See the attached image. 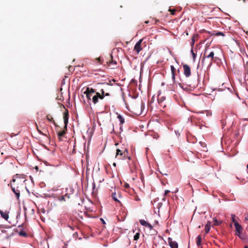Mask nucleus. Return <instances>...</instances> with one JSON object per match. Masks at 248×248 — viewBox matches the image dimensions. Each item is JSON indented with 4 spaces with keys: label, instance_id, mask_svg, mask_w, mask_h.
<instances>
[{
    "label": "nucleus",
    "instance_id": "1",
    "mask_svg": "<svg viewBox=\"0 0 248 248\" xmlns=\"http://www.w3.org/2000/svg\"><path fill=\"white\" fill-rule=\"evenodd\" d=\"M144 108V104L142 100L137 101L132 106L133 112L137 115H140L141 114Z\"/></svg>",
    "mask_w": 248,
    "mask_h": 248
},
{
    "label": "nucleus",
    "instance_id": "2",
    "mask_svg": "<svg viewBox=\"0 0 248 248\" xmlns=\"http://www.w3.org/2000/svg\"><path fill=\"white\" fill-rule=\"evenodd\" d=\"M128 154L127 149L123 148L122 149H117L115 157L118 159H124L126 158Z\"/></svg>",
    "mask_w": 248,
    "mask_h": 248
},
{
    "label": "nucleus",
    "instance_id": "3",
    "mask_svg": "<svg viewBox=\"0 0 248 248\" xmlns=\"http://www.w3.org/2000/svg\"><path fill=\"white\" fill-rule=\"evenodd\" d=\"M184 74L186 77H189L191 75V69L187 64H184L183 66Z\"/></svg>",
    "mask_w": 248,
    "mask_h": 248
},
{
    "label": "nucleus",
    "instance_id": "4",
    "mask_svg": "<svg viewBox=\"0 0 248 248\" xmlns=\"http://www.w3.org/2000/svg\"><path fill=\"white\" fill-rule=\"evenodd\" d=\"M168 242L171 248H178V243L175 241H173L171 238L169 237Z\"/></svg>",
    "mask_w": 248,
    "mask_h": 248
},
{
    "label": "nucleus",
    "instance_id": "5",
    "mask_svg": "<svg viewBox=\"0 0 248 248\" xmlns=\"http://www.w3.org/2000/svg\"><path fill=\"white\" fill-rule=\"evenodd\" d=\"M234 227L236 231V234L238 235L242 233L243 232V227L238 222H235Z\"/></svg>",
    "mask_w": 248,
    "mask_h": 248
},
{
    "label": "nucleus",
    "instance_id": "6",
    "mask_svg": "<svg viewBox=\"0 0 248 248\" xmlns=\"http://www.w3.org/2000/svg\"><path fill=\"white\" fill-rule=\"evenodd\" d=\"M102 99L103 96H102L100 93H96L95 95H93L92 97L93 102L95 104L98 102V99Z\"/></svg>",
    "mask_w": 248,
    "mask_h": 248
},
{
    "label": "nucleus",
    "instance_id": "7",
    "mask_svg": "<svg viewBox=\"0 0 248 248\" xmlns=\"http://www.w3.org/2000/svg\"><path fill=\"white\" fill-rule=\"evenodd\" d=\"M142 41V39L139 40L134 46V50L137 52V53H139L142 49V47L141 46V43Z\"/></svg>",
    "mask_w": 248,
    "mask_h": 248
},
{
    "label": "nucleus",
    "instance_id": "8",
    "mask_svg": "<svg viewBox=\"0 0 248 248\" xmlns=\"http://www.w3.org/2000/svg\"><path fill=\"white\" fill-rule=\"evenodd\" d=\"M140 222L141 225L147 227L151 230L153 228L152 226L150 224L147 222L145 220L140 219Z\"/></svg>",
    "mask_w": 248,
    "mask_h": 248
},
{
    "label": "nucleus",
    "instance_id": "9",
    "mask_svg": "<svg viewBox=\"0 0 248 248\" xmlns=\"http://www.w3.org/2000/svg\"><path fill=\"white\" fill-rule=\"evenodd\" d=\"M11 186L12 187V190L16 195L17 199H18L20 197V191L18 189H16V188L13 186V184H12V183H11Z\"/></svg>",
    "mask_w": 248,
    "mask_h": 248
},
{
    "label": "nucleus",
    "instance_id": "10",
    "mask_svg": "<svg viewBox=\"0 0 248 248\" xmlns=\"http://www.w3.org/2000/svg\"><path fill=\"white\" fill-rule=\"evenodd\" d=\"M214 56H215L214 52L213 51H211L210 52V53L208 55H207L205 57H204L203 59H205V58H211V61H210V63H209V65L210 66L212 64V61L214 58Z\"/></svg>",
    "mask_w": 248,
    "mask_h": 248
},
{
    "label": "nucleus",
    "instance_id": "11",
    "mask_svg": "<svg viewBox=\"0 0 248 248\" xmlns=\"http://www.w3.org/2000/svg\"><path fill=\"white\" fill-rule=\"evenodd\" d=\"M0 214L2 218L5 220H7L9 218L8 212L7 211L3 212L0 210Z\"/></svg>",
    "mask_w": 248,
    "mask_h": 248
},
{
    "label": "nucleus",
    "instance_id": "12",
    "mask_svg": "<svg viewBox=\"0 0 248 248\" xmlns=\"http://www.w3.org/2000/svg\"><path fill=\"white\" fill-rule=\"evenodd\" d=\"M211 222L210 221H208L205 226V233H208L211 229Z\"/></svg>",
    "mask_w": 248,
    "mask_h": 248
},
{
    "label": "nucleus",
    "instance_id": "13",
    "mask_svg": "<svg viewBox=\"0 0 248 248\" xmlns=\"http://www.w3.org/2000/svg\"><path fill=\"white\" fill-rule=\"evenodd\" d=\"M85 93H89L91 95H93L95 93V90L92 88L89 87L87 88L86 90L84 91Z\"/></svg>",
    "mask_w": 248,
    "mask_h": 248
},
{
    "label": "nucleus",
    "instance_id": "14",
    "mask_svg": "<svg viewBox=\"0 0 248 248\" xmlns=\"http://www.w3.org/2000/svg\"><path fill=\"white\" fill-rule=\"evenodd\" d=\"M213 221H214L213 224L216 226L219 225L222 223V221H221V220L218 221V220H217V219L216 218H213Z\"/></svg>",
    "mask_w": 248,
    "mask_h": 248
},
{
    "label": "nucleus",
    "instance_id": "15",
    "mask_svg": "<svg viewBox=\"0 0 248 248\" xmlns=\"http://www.w3.org/2000/svg\"><path fill=\"white\" fill-rule=\"evenodd\" d=\"M170 69H171V75H172V78L174 80L175 79V75H174L175 68L173 66L171 65L170 66Z\"/></svg>",
    "mask_w": 248,
    "mask_h": 248
},
{
    "label": "nucleus",
    "instance_id": "16",
    "mask_svg": "<svg viewBox=\"0 0 248 248\" xmlns=\"http://www.w3.org/2000/svg\"><path fill=\"white\" fill-rule=\"evenodd\" d=\"M240 239L245 240L247 239V236L245 233H243L242 232V233H240L238 235H237Z\"/></svg>",
    "mask_w": 248,
    "mask_h": 248
},
{
    "label": "nucleus",
    "instance_id": "17",
    "mask_svg": "<svg viewBox=\"0 0 248 248\" xmlns=\"http://www.w3.org/2000/svg\"><path fill=\"white\" fill-rule=\"evenodd\" d=\"M119 122H120V124H122L124 123V118L121 115H119L117 117Z\"/></svg>",
    "mask_w": 248,
    "mask_h": 248
},
{
    "label": "nucleus",
    "instance_id": "18",
    "mask_svg": "<svg viewBox=\"0 0 248 248\" xmlns=\"http://www.w3.org/2000/svg\"><path fill=\"white\" fill-rule=\"evenodd\" d=\"M63 119H64V123L65 124V128L66 129L67 124L68 121V118L66 114L64 115V116L63 117Z\"/></svg>",
    "mask_w": 248,
    "mask_h": 248
},
{
    "label": "nucleus",
    "instance_id": "19",
    "mask_svg": "<svg viewBox=\"0 0 248 248\" xmlns=\"http://www.w3.org/2000/svg\"><path fill=\"white\" fill-rule=\"evenodd\" d=\"M201 242H202V237L200 235H199L197 237L196 243H197V246H199L200 245H201Z\"/></svg>",
    "mask_w": 248,
    "mask_h": 248
},
{
    "label": "nucleus",
    "instance_id": "20",
    "mask_svg": "<svg viewBox=\"0 0 248 248\" xmlns=\"http://www.w3.org/2000/svg\"><path fill=\"white\" fill-rule=\"evenodd\" d=\"M84 93L86 95V97L88 101L91 100V99H92L93 95H91L89 93H85L84 92Z\"/></svg>",
    "mask_w": 248,
    "mask_h": 248
},
{
    "label": "nucleus",
    "instance_id": "21",
    "mask_svg": "<svg viewBox=\"0 0 248 248\" xmlns=\"http://www.w3.org/2000/svg\"><path fill=\"white\" fill-rule=\"evenodd\" d=\"M65 132L64 130L59 131L58 132V136L59 138H61L65 134Z\"/></svg>",
    "mask_w": 248,
    "mask_h": 248
},
{
    "label": "nucleus",
    "instance_id": "22",
    "mask_svg": "<svg viewBox=\"0 0 248 248\" xmlns=\"http://www.w3.org/2000/svg\"><path fill=\"white\" fill-rule=\"evenodd\" d=\"M112 199L115 201V202H120V201L118 200L117 196H116V194L115 193H113L112 194Z\"/></svg>",
    "mask_w": 248,
    "mask_h": 248
},
{
    "label": "nucleus",
    "instance_id": "23",
    "mask_svg": "<svg viewBox=\"0 0 248 248\" xmlns=\"http://www.w3.org/2000/svg\"><path fill=\"white\" fill-rule=\"evenodd\" d=\"M213 35H215V36H217L219 35H222V36H224L225 35L223 32L220 31L216 32L215 33L213 34Z\"/></svg>",
    "mask_w": 248,
    "mask_h": 248
},
{
    "label": "nucleus",
    "instance_id": "24",
    "mask_svg": "<svg viewBox=\"0 0 248 248\" xmlns=\"http://www.w3.org/2000/svg\"><path fill=\"white\" fill-rule=\"evenodd\" d=\"M231 219L232 221L234 223V225L235 224V222H237L235 221V216L234 214L231 215Z\"/></svg>",
    "mask_w": 248,
    "mask_h": 248
},
{
    "label": "nucleus",
    "instance_id": "25",
    "mask_svg": "<svg viewBox=\"0 0 248 248\" xmlns=\"http://www.w3.org/2000/svg\"><path fill=\"white\" fill-rule=\"evenodd\" d=\"M165 98L164 97H160L158 98V102L159 103H161L164 100Z\"/></svg>",
    "mask_w": 248,
    "mask_h": 248
},
{
    "label": "nucleus",
    "instance_id": "26",
    "mask_svg": "<svg viewBox=\"0 0 248 248\" xmlns=\"http://www.w3.org/2000/svg\"><path fill=\"white\" fill-rule=\"evenodd\" d=\"M191 53H192L193 60H195L196 57V54L193 52V47H191Z\"/></svg>",
    "mask_w": 248,
    "mask_h": 248
},
{
    "label": "nucleus",
    "instance_id": "27",
    "mask_svg": "<svg viewBox=\"0 0 248 248\" xmlns=\"http://www.w3.org/2000/svg\"><path fill=\"white\" fill-rule=\"evenodd\" d=\"M139 237H140V233L139 232H137L135 234V235H134V239L135 240H137L138 239H139Z\"/></svg>",
    "mask_w": 248,
    "mask_h": 248
},
{
    "label": "nucleus",
    "instance_id": "28",
    "mask_svg": "<svg viewBox=\"0 0 248 248\" xmlns=\"http://www.w3.org/2000/svg\"><path fill=\"white\" fill-rule=\"evenodd\" d=\"M195 38H194V37L193 36V37L192 38V39H191V47H193L194 45V44H195Z\"/></svg>",
    "mask_w": 248,
    "mask_h": 248
},
{
    "label": "nucleus",
    "instance_id": "29",
    "mask_svg": "<svg viewBox=\"0 0 248 248\" xmlns=\"http://www.w3.org/2000/svg\"><path fill=\"white\" fill-rule=\"evenodd\" d=\"M59 200L60 201H65V198L64 196H62L60 198H59Z\"/></svg>",
    "mask_w": 248,
    "mask_h": 248
},
{
    "label": "nucleus",
    "instance_id": "30",
    "mask_svg": "<svg viewBox=\"0 0 248 248\" xmlns=\"http://www.w3.org/2000/svg\"><path fill=\"white\" fill-rule=\"evenodd\" d=\"M170 192V190H166L165 191L164 196H167V194H168V193H169Z\"/></svg>",
    "mask_w": 248,
    "mask_h": 248
},
{
    "label": "nucleus",
    "instance_id": "31",
    "mask_svg": "<svg viewBox=\"0 0 248 248\" xmlns=\"http://www.w3.org/2000/svg\"><path fill=\"white\" fill-rule=\"evenodd\" d=\"M19 234L21 235H22V236H26V233L24 232H19Z\"/></svg>",
    "mask_w": 248,
    "mask_h": 248
},
{
    "label": "nucleus",
    "instance_id": "32",
    "mask_svg": "<svg viewBox=\"0 0 248 248\" xmlns=\"http://www.w3.org/2000/svg\"><path fill=\"white\" fill-rule=\"evenodd\" d=\"M175 133L176 136H180V133L178 131H175Z\"/></svg>",
    "mask_w": 248,
    "mask_h": 248
},
{
    "label": "nucleus",
    "instance_id": "33",
    "mask_svg": "<svg viewBox=\"0 0 248 248\" xmlns=\"http://www.w3.org/2000/svg\"><path fill=\"white\" fill-rule=\"evenodd\" d=\"M101 93L102 94V95H101L102 96H103V97H104V93H105V92L104 91V90L103 89L101 90Z\"/></svg>",
    "mask_w": 248,
    "mask_h": 248
},
{
    "label": "nucleus",
    "instance_id": "34",
    "mask_svg": "<svg viewBox=\"0 0 248 248\" xmlns=\"http://www.w3.org/2000/svg\"><path fill=\"white\" fill-rule=\"evenodd\" d=\"M100 220L101 221V222H102L104 224H105L106 223V222H105V220H104L103 218H100Z\"/></svg>",
    "mask_w": 248,
    "mask_h": 248
},
{
    "label": "nucleus",
    "instance_id": "35",
    "mask_svg": "<svg viewBox=\"0 0 248 248\" xmlns=\"http://www.w3.org/2000/svg\"><path fill=\"white\" fill-rule=\"evenodd\" d=\"M16 181V179H13L12 182L15 183Z\"/></svg>",
    "mask_w": 248,
    "mask_h": 248
},
{
    "label": "nucleus",
    "instance_id": "36",
    "mask_svg": "<svg viewBox=\"0 0 248 248\" xmlns=\"http://www.w3.org/2000/svg\"><path fill=\"white\" fill-rule=\"evenodd\" d=\"M245 220H248V215L245 217Z\"/></svg>",
    "mask_w": 248,
    "mask_h": 248
},
{
    "label": "nucleus",
    "instance_id": "37",
    "mask_svg": "<svg viewBox=\"0 0 248 248\" xmlns=\"http://www.w3.org/2000/svg\"><path fill=\"white\" fill-rule=\"evenodd\" d=\"M109 95V93H106L105 94V95H106V96H108Z\"/></svg>",
    "mask_w": 248,
    "mask_h": 248
},
{
    "label": "nucleus",
    "instance_id": "38",
    "mask_svg": "<svg viewBox=\"0 0 248 248\" xmlns=\"http://www.w3.org/2000/svg\"><path fill=\"white\" fill-rule=\"evenodd\" d=\"M125 186H126V187L128 186V184H126L125 185Z\"/></svg>",
    "mask_w": 248,
    "mask_h": 248
},
{
    "label": "nucleus",
    "instance_id": "39",
    "mask_svg": "<svg viewBox=\"0 0 248 248\" xmlns=\"http://www.w3.org/2000/svg\"><path fill=\"white\" fill-rule=\"evenodd\" d=\"M245 248H248V246H245Z\"/></svg>",
    "mask_w": 248,
    "mask_h": 248
},
{
    "label": "nucleus",
    "instance_id": "40",
    "mask_svg": "<svg viewBox=\"0 0 248 248\" xmlns=\"http://www.w3.org/2000/svg\"><path fill=\"white\" fill-rule=\"evenodd\" d=\"M115 165H116V164H115V163H113V165H114V166H115Z\"/></svg>",
    "mask_w": 248,
    "mask_h": 248
},
{
    "label": "nucleus",
    "instance_id": "41",
    "mask_svg": "<svg viewBox=\"0 0 248 248\" xmlns=\"http://www.w3.org/2000/svg\"><path fill=\"white\" fill-rule=\"evenodd\" d=\"M163 201H165V198H163Z\"/></svg>",
    "mask_w": 248,
    "mask_h": 248
},
{
    "label": "nucleus",
    "instance_id": "42",
    "mask_svg": "<svg viewBox=\"0 0 248 248\" xmlns=\"http://www.w3.org/2000/svg\"><path fill=\"white\" fill-rule=\"evenodd\" d=\"M172 14L174 15V11L173 12V13H172Z\"/></svg>",
    "mask_w": 248,
    "mask_h": 248
},
{
    "label": "nucleus",
    "instance_id": "43",
    "mask_svg": "<svg viewBox=\"0 0 248 248\" xmlns=\"http://www.w3.org/2000/svg\"><path fill=\"white\" fill-rule=\"evenodd\" d=\"M245 0H243V1H244Z\"/></svg>",
    "mask_w": 248,
    "mask_h": 248
}]
</instances>
